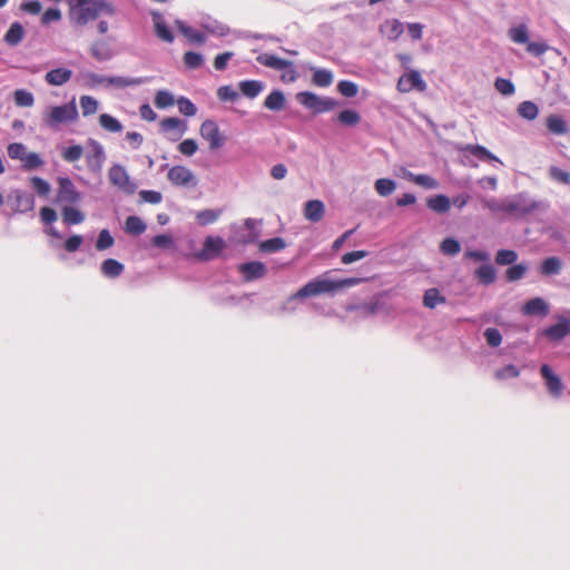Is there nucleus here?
<instances>
[{
  "instance_id": "obj_64",
  "label": "nucleus",
  "mask_w": 570,
  "mask_h": 570,
  "mask_svg": "<svg viewBox=\"0 0 570 570\" xmlns=\"http://www.w3.org/2000/svg\"><path fill=\"white\" fill-rule=\"evenodd\" d=\"M217 96L223 101H234L238 98V94L230 86L219 87Z\"/></svg>"
},
{
  "instance_id": "obj_53",
  "label": "nucleus",
  "mask_w": 570,
  "mask_h": 570,
  "mask_svg": "<svg viewBox=\"0 0 570 570\" xmlns=\"http://www.w3.org/2000/svg\"><path fill=\"white\" fill-rule=\"evenodd\" d=\"M527 269L528 267L524 264L513 265L507 269L505 277L509 282H517L524 276Z\"/></svg>"
},
{
  "instance_id": "obj_24",
  "label": "nucleus",
  "mask_w": 570,
  "mask_h": 570,
  "mask_svg": "<svg viewBox=\"0 0 570 570\" xmlns=\"http://www.w3.org/2000/svg\"><path fill=\"white\" fill-rule=\"evenodd\" d=\"M286 98L285 95L279 90L272 91L264 101L265 108L274 111H278L285 108Z\"/></svg>"
},
{
  "instance_id": "obj_50",
  "label": "nucleus",
  "mask_w": 570,
  "mask_h": 570,
  "mask_svg": "<svg viewBox=\"0 0 570 570\" xmlns=\"http://www.w3.org/2000/svg\"><path fill=\"white\" fill-rule=\"evenodd\" d=\"M440 249L444 255L454 256L460 253L461 245L456 239L448 237L441 243Z\"/></svg>"
},
{
  "instance_id": "obj_14",
  "label": "nucleus",
  "mask_w": 570,
  "mask_h": 570,
  "mask_svg": "<svg viewBox=\"0 0 570 570\" xmlns=\"http://www.w3.org/2000/svg\"><path fill=\"white\" fill-rule=\"evenodd\" d=\"M9 202H11L12 208L19 213H26L33 208L32 195L20 189H16L10 194Z\"/></svg>"
},
{
  "instance_id": "obj_18",
  "label": "nucleus",
  "mask_w": 570,
  "mask_h": 570,
  "mask_svg": "<svg viewBox=\"0 0 570 570\" xmlns=\"http://www.w3.org/2000/svg\"><path fill=\"white\" fill-rule=\"evenodd\" d=\"M522 313L527 316H547L549 314V305L541 297H534L525 302L522 306Z\"/></svg>"
},
{
  "instance_id": "obj_60",
  "label": "nucleus",
  "mask_w": 570,
  "mask_h": 570,
  "mask_svg": "<svg viewBox=\"0 0 570 570\" xmlns=\"http://www.w3.org/2000/svg\"><path fill=\"white\" fill-rule=\"evenodd\" d=\"M487 343L492 347H498L502 343V335L499 330L489 327L484 331Z\"/></svg>"
},
{
  "instance_id": "obj_20",
  "label": "nucleus",
  "mask_w": 570,
  "mask_h": 570,
  "mask_svg": "<svg viewBox=\"0 0 570 570\" xmlns=\"http://www.w3.org/2000/svg\"><path fill=\"white\" fill-rule=\"evenodd\" d=\"M256 60L265 67H268V68H272L275 70H279V71L285 70V68L291 67L289 60L282 59V58H278V57H276L274 55H269V53H262L256 58Z\"/></svg>"
},
{
  "instance_id": "obj_11",
  "label": "nucleus",
  "mask_w": 570,
  "mask_h": 570,
  "mask_svg": "<svg viewBox=\"0 0 570 570\" xmlns=\"http://www.w3.org/2000/svg\"><path fill=\"white\" fill-rule=\"evenodd\" d=\"M58 194L57 198L60 202L75 204L80 200V193L76 190L73 183L68 177L58 178Z\"/></svg>"
},
{
  "instance_id": "obj_12",
  "label": "nucleus",
  "mask_w": 570,
  "mask_h": 570,
  "mask_svg": "<svg viewBox=\"0 0 570 570\" xmlns=\"http://www.w3.org/2000/svg\"><path fill=\"white\" fill-rule=\"evenodd\" d=\"M540 373L546 381L547 389L553 397H560L563 391V384L561 379L556 375L551 367L543 364L540 368Z\"/></svg>"
},
{
  "instance_id": "obj_27",
  "label": "nucleus",
  "mask_w": 570,
  "mask_h": 570,
  "mask_svg": "<svg viewBox=\"0 0 570 570\" xmlns=\"http://www.w3.org/2000/svg\"><path fill=\"white\" fill-rule=\"evenodd\" d=\"M562 267L560 258L552 256L546 258L540 266V273L546 276L557 275Z\"/></svg>"
},
{
  "instance_id": "obj_22",
  "label": "nucleus",
  "mask_w": 570,
  "mask_h": 570,
  "mask_svg": "<svg viewBox=\"0 0 570 570\" xmlns=\"http://www.w3.org/2000/svg\"><path fill=\"white\" fill-rule=\"evenodd\" d=\"M71 75H72V72L69 69L57 68V69L49 71L46 75V81L52 86H61V85L66 83L67 81H69V79L71 78Z\"/></svg>"
},
{
  "instance_id": "obj_45",
  "label": "nucleus",
  "mask_w": 570,
  "mask_h": 570,
  "mask_svg": "<svg viewBox=\"0 0 570 570\" xmlns=\"http://www.w3.org/2000/svg\"><path fill=\"white\" fill-rule=\"evenodd\" d=\"M509 37L510 39L515 43H528L529 41V35H528V28L525 24H520L518 27L511 28L509 30Z\"/></svg>"
},
{
  "instance_id": "obj_26",
  "label": "nucleus",
  "mask_w": 570,
  "mask_h": 570,
  "mask_svg": "<svg viewBox=\"0 0 570 570\" xmlns=\"http://www.w3.org/2000/svg\"><path fill=\"white\" fill-rule=\"evenodd\" d=\"M101 272L106 277L115 278L124 272V265L114 258H108L102 262Z\"/></svg>"
},
{
  "instance_id": "obj_28",
  "label": "nucleus",
  "mask_w": 570,
  "mask_h": 570,
  "mask_svg": "<svg viewBox=\"0 0 570 570\" xmlns=\"http://www.w3.org/2000/svg\"><path fill=\"white\" fill-rule=\"evenodd\" d=\"M23 27L19 22H13L6 32L3 40L9 46H17L23 38Z\"/></svg>"
},
{
  "instance_id": "obj_54",
  "label": "nucleus",
  "mask_w": 570,
  "mask_h": 570,
  "mask_svg": "<svg viewBox=\"0 0 570 570\" xmlns=\"http://www.w3.org/2000/svg\"><path fill=\"white\" fill-rule=\"evenodd\" d=\"M14 102L20 107H31L33 105V96L27 90L18 89L14 91Z\"/></svg>"
},
{
  "instance_id": "obj_17",
  "label": "nucleus",
  "mask_w": 570,
  "mask_h": 570,
  "mask_svg": "<svg viewBox=\"0 0 570 570\" xmlns=\"http://www.w3.org/2000/svg\"><path fill=\"white\" fill-rule=\"evenodd\" d=\"M303 214L304 217L312 223L321 222L325 215L324 203L318 199L306 202L304 205Z\"/></svg>"
},
{
  "instance_id": "obj_4",
  "label": "nucleus",
  "mask_w": 570,
  "mask_h": 570,
  "mask_svg": "<svg viewBox=\"0 0 570 570\" xmlns=\"http://www.w3.org/2000/svg\"><path fill=\"white\" fill-rule=\"evenodd\" d=\"M297 101L314 114H323L334 110L338 102L331 97H320L312 91H302L296 95Z\"/></svg>"
},
{
  "instance_id": "obj_52",
  "label": "nucleus",
  "mask_w": 570,
  "mask_h": 570,
  "mask_svg": "<svg viewBox=\"0 0 570 570\" xmlns=\"http://www.w3.org/2000/svg\"><path fill=\"white\" fill-rule=\"evenodd\" d=\"M184 63L188 69L195 70L204 63V59L200 53L187 51L184 55Z\"/></svg>"
},
{
  "instance_id": "obj_59",
  "label": "nucleus",
  "mask_w": 570,
  "mask_h": 570,
  "mask_svg": "<svg viewBox=\"0 0 570 570\" xmlns=\"http://www.w3.org/2000/svg\"><path fill=\"white\" fill-rule=\"evenodd\" d=\"M177 105H178L179 111L185 116L193 117L197 112L196 106L188 98L180 97L177 100Z\"/></svg>"
},
{
  "instance_id": "obj_38",
  "label": "nucleus",
  "mask_w": 570,
  "mask_h": 570,
  "mask_svg": "<svg viewBox=\"0 0 570 570\" xmlns=\"http://www.w3.org/2000/svg\"><path fill=\"white\" fill-rule=\"evenodd\" d=\"M99 125L109 132H120L122 130L121 122L109 114L99 116Z\"/></svg>"
},
{
  "instance_id": "obj_34",
  "label": "nucleus",
  "mask_w": 570,
  "mask_h": 570,
  "mask_svg": "<svg viewBox=\"0 0 570 570\" xmlns=\"http://www.w3.org/2000/svg\"><path fill=\"white\" fill-rule=\"evenodd\" d=\"M446 298L440 294L438 288L425 291L423 296V305L428 308H435L439 304H444Z\"/></svg>"
},
{
  "instance_id": "obj_36",
  "label": "nucleus",
  "mask_w": 570,
  "mask_h": 570,
  "mask_svg": "<svg viewBox=\"0 0 570 570\" xmlns=\"http://www.w3.org/2000/svg\"><path fill=\"white\" fill-rule=\"evenodd\" d=\"M475 277L484 285L492 284L497 278V272L492 265H482L475 271Z\"/></svg>"
},
{
  "instance_id": "obj_23",
  "label": "nucleus",
  "mask_w": 570,
  "mask_h": 570,
  "mask_svg": "<svg viewBox=\"0 0 570 570\" xmlns=\"http://www.w3.org/2000/svg\"><path fill=\"white\" fill-rule=\"evenodd\" d=\"M161 130L165 132L169 131H176L177 137L175 139H178L185 131H186V124L179 118L175 117H168L160 121Z\"/></svg>"
},
{
  "instance_id": "obj_5",
  "label": "nucleus",
  "mask_w": 570,
  "mask_h": 570,
  "mask_svg": "<svg viewBox=\"0 0 570 570\" xmlns=\"http://www.w3.org/2000/svg\"><path fill=\"white\" fill-rule=\"evenodd\" d=\"M538 207L539 203L530 199L524 193L505 199V213L518 217L527 216Z\"/></svg>"
},
{
  "instance_id": "obj_43",
  "label": "nucleus",
  "mask_w": 570,
  "mask_h": 570,
  "mask_svg": "<svg viewBox=\"0 0 570 570\" xmlns=\"http://www.w3.org/2000/svg\"><path fill=\"white\" fill-rule=\"evenodd\" d=\"M396 188L394 180L389 178H380L375 181V190L380 196L386 197L391 195Z\"/></svg>"
},
{
  "instance_id": "obj_63",
  "label": "nucleus",
  "mask_w": 570,
  "mask_h": 570,
  "mask_svg": "<svg viewBox=\"0 0 570 570\" xmlns=\"http://www.w3.org/2000/svg\"><path fill=\"white\" fill-rule=\"evenodd\" d=\"M549 50V46L546 42H530L527 43V51L534 56L540 57Z\"/></svg>"
},
{
  "instance_id": "obj_55",
  "label": "nucleus",
  "mask_w": 570,
  "mask_h": 570,
  "mask_svg": "<svg viewBox=\"0 0 570 570\" xmlns=\"http://www.w3.org/2000/svg\"><path fill=\"white\" fill-rule=\"evenodd\" d=\"M494 87L503 96L513 95L515 91L514 85L509 79L505 78H497L494 81Z\"/></svg>"
},
{
  "instance_id": "obj_2",
  "label": "nucleus",
  "mask_w": 570,
  "mask_h": 570,
  "mask_svg": "<svg viewBox=\"0 0 570 570\" xmlns=\"http://www.w3.org/2000/svg\"><path fill=\"white\" fill-rule=\"evenodd\" d=\"M69 17L72 22L83 26L100 14H114L115 10L108 2L100 0H70Z\"/></svg>"
},
{
  "instance_id": "obj_6",
  "label": "nucleus",
  "mask_w": 570,
  "mask_h": 570,
  "mask_svg": "<svg viewBox=\"0 0 570 570\" xmlns=\"http://www.w3.org/2000/svg\"><path fill=\"white\" fill-rule=\"evenodd\" d=\"M199 134L208 142L210 150L220 149L225 145L226 138L220 134L219 127L214 120H205L200 126Z\"/></svg>"
},
{
  "instance_id": "obj_56",
  "label": "nucleus",
  "mask_w": 570,
  "mask_h": 570,
  "mask_svg": "<svg viewBox=\"0 0 570 570\" xmlns=\"http://www.w3.org/2000/svg\"><path fill=\"white\" fill-rule=\"evenodd\" d=\"M549 176L551 179L558 181V183H561V184H564V185H569L570 184V174L557 166H551L549 168Z\"/></svg>"
},
{
  "instance_id": "obj_61",
  "label": "nucleus",
  "mask_w": 570,
  "mask_h": 570,
  "mask_svg": "<svg viewBox=\"0 0 570 570\" xmlns=\"http://www.w3.org/2000/svg\"><path fill=\"white\" fill-rule=\"evenodd\" d=\"M177 149L179 150L180 154L185 155V156H193L197 149H198V145L197 142L194 140V139H185L183 140Z\"/></svg>"
},
{
  "instance_id": "obj_10",
  "label": "nucleus",
  "mask_w": 570,
  "mask_h": 570,
  "mask_svg": "<svg viewBox=\"0 0 570 570\" xmlns=\"http://www.w3.org/2000/svg\"><path fill=\"white\" fill-rule=\"evenodd\" d=\"M225 248V242L222 237L207 236L202 252L197 255L202 261H209L218 256Z\"/></svg>"
},
{
  "instance_id": "obj_51",
  "label": "nucleus",
  "mask_w": 570,
  "mask_h": 570,
  "mask_svg": "<svg viewBox=\"0 0 570 570\" xmlns=\"http://www.w3.org/2000/svg\"><path fill=\"white\" fill-rule=\"evenodd\" d=\"M517 259L518 254L512 249H500L495 256V262L499 265H512Z\"/></svg>"
},
{
  "instance_id": "obj_58",
  "label": "nucleus",
  "mask_w": 570,
  "mask_h": 570,
  "mask_svg": "<svg viewBox=\"0 0 570 570\" xmlns=\"http://www.w3.org/2000/svg\"><path fill=\"white\" fill-rule=\"evenodd\" d=\"M114 245V238L110 235L108 229H102L99 235L96 243V248L98 250H105L110 248Z\"/></svg>"
},
{
  "instance_id": "obj_25",
  "label": "nucleus",
  "mask_w": 570,
  "mask_h": 570,
  "mask_svg": "<svg viewBox=\"0 0 570 570\" xmlns=\"http://www.w3.org/2000/svg\"><path fill=\"white\" fill-rule=\"evenodd\" d=\"M426 205L430 209L439 214H444L451 208V202L445 195H438L429 198Z\"/></svg>"
},
{
  "instance_id": "obj_39",
  "label": "nucleus",
  "mask_w": 570,
  "mask_h": 570,
  "mask_svg": "<svg viewBox=\"0 0 570 570\" xmlns=\"http://www.w3.org/2000/svg\"><path fill=\"white\" fill-rule=\"evenodd\" d=\"M405 177L409 180H411V181L415 183L416 185L422 186L426 189H435L439 186L438 181L429 175H424V174L414 175L412 173H407Z\"/></svg>"
},
{
  "instance_id": "obj_57",
  "label": "nucleus",
  "mask_w": 570,
  "mask_h": 570,
  "mask_svg": "<svg viewBox=\"0 0 570 570\" xmlns=\"http://www.w3.org/2000/svg\"><path fill=\"white\" fill-rule=\"evenodd\" d=\"M338 91L344 96L352 98L357 95V85L350 80H342L337 85Z\"/></svg>"
},
{
  "instance_id": "obj_7",
  "label": "nucleus",
  "mask_w": 570,
  "mask_h": 570,
  "mask_svg": "<svg viewBox=\"0 0 570 570\" xmlns=\"http://www.w3.org/2000/svg\"><path fill=\"white\" fill-rule=\"evenodd\" d=\"M109 180L112 185L117 186L118 188L122 189L126 193H134L136 189V186L134 183L130 181V178L126 171V169L120 165H114L110 167L108 171Z\"/></svg>"
},
{
  "instance_id": "obj_3",
  "label": "nucleus",
  "mask_w": 570,
  "mask_h": 570,
  "mask_svg": "<svg viewBox=\"0 0 570 570\" xmlns=\"http://www.w3.org/2000/svg\"><path fill=\"white\" fill-rule=\"evenodd\" d=\"M77 119L78 109L75 98L65 105L50 107L43 117L46 125L50 128H55L62 124L73 122Z\"/></svg>"
},
{
  "instance_id": "obj_32",
  "label": "nucleus",
  "mask_w": 570,
  "mask_h": 570,
  "mask_svg": "<svg viewBox=\"0 0 570 570\" xmlns=\"http://www.w3.org/2000/svg\"><path fill=\"white\" fill-rule=\"evenodd\" d=\"M239 89L244 96L255 98L263 90V83L258 80H244L239 82Z\"/></svg>"
},
{
  "instance_id": "obj_42",
  "label": "nucleus",
  "mask_w": 570,
  "mask_h": 570,
  "mask_svg": "<svg viewBox=\"0 0 570 570\" xmlns=\"http://www.w3.org/2000/svg\"><path fill=\"white\" fill-rule=\"evenodd\" d=\"M142 83L140 78H126V77H108L107 85L116 88H126L129 86H138Z\"/></svg>"
},
{
  "instance_id": "obj_47",
  "label": "nucleus",
  "mask_w": 570,
  "mask_h": 570,
  "mask_svg": "<svg viewBox=\"0 0 570 570\" xmlns=\"http://www.w3.org/2000/svg\"><path fill=\"white\" fill-rule=\"evenodd\" d=\"M63 160L68 163L78 161L83 156V148L80 145H72L62 150Z\"/></svg>"
},
{
  "instance_id": "obj_15",
  "label": "nucleus",
  "mask_w": 570,
  "mask_h": 570,
  "mask_svg": "<svg viewBox=\"0 0 570 570\" xmlns=\"http://www.w3.org/2000/svg\"><path fill=\"white\" fill-rule=\"evenodd\" d=\"M239 273H242L246 282L262 278L266 275L267 268L262 262H248L238 266Z\"/></svg>"
},
{
  "instance_id": "obj_29",
  "label": "nucleus",
  "mask_w": 570,
  "mask_h": 570,
  "mask_svg": "<svg viewBox=\"0 0 570 570\" xmlns=\"http://www.w3.org/2000/svg\"><path fill=\"white\" fill-rule=\"evenodd\" d=\"M146 230V224L138 216H129L125 222V232L130 235H141Z\"/></svg>"
},
{
  "instance_id": "obj_41",
  "label": "nucleus",
  "mask_w": 570,
  "mask_h": 570,
  "mask_svg": "<svg viewBox=\"0 0 570 570\" xmlns=\"http://www.w3.org/2000/svg\"><path fill=\"white\" fill-rule=\"evenodd\" d=\"M62 218L67 225H77L83 222L85 215L75 207H65Z\"/></svg>"
},
{
  "instance_id": "obj_9",
  "label": "nucleus",
  "mask_w": 570,
  "mask_h": 570,
  "mask_svg": "<svg viewBox=\"0 0 570 570\" xmlns=\"http://www.w3.org/2000/svg\"><path fill=\"white\" fill-rule=\"evenodd\" d=\"M8 155L12 159H19L26 169L36 168V153H27L26 147L20 142H13L8 146Z\"/></svg>"
},
{
  "instance_id": "obj_37",
  "label": "nucleus",
  "mask_w": 570,
  "mask_h": 570,
  "mask_svg": "<svg viewBox=\"0 0 570 570\" xmlns=\"http://www.w3.org/2000/svg\"><path fill=\"white\" fill-rule=\"evenodd\" d=\"M518 114L523 119L534 120L539 115V108L534 102L527 100L518 106Z\"/></svg>"
},
{
  "instance_id": "obj_40",
  "label": "nucleus",
  "mask_w": 570,
  "mask_h": 570,
  "mask_svg": "<svg viewBox=\"0 0 570 570\" xmlns=\"http://www.w3.org/2000/svg\"><path fill=\"white\" fill-rule=\"evenodd\" d=\"M222 215L220 209H204L197 213L196 220L202 226L215 223Z\"/></svg>"
},
{
  "instance_id": "obj_16",
  "label": "nucleus",
  "mask_w": 570,
  "mask_h": 570,
  "mask_svg": "<svg viewBox=\"0 0 570 570\" xmlns=\"http://www.w3.org/2000/svg\"><path fill=\"white\" fill-rule=\"evenodd\" d=\"M167 178L176 186H187L194 180V174L184 166H174L168 170Z\"/></svg>"
},
{
  "instance_id": "obj_35",
  "label": "nucleus",
  "mask_w": 570,
  "mask_h": 570,
  "mask_svg": "<svg viewBox=\"0 0 570 570\" xmlns=\"http://www.w3.org/2000/svg\"><path fill=\"white\" fill-rule=\"evenodd\" d=\"M312 82L317 87L326 88L333 82V72L327 69H315Z\"/></svg>"
},
{
  "instance_id": "obj_48",
  "label": "nucleus",
  "mask_w": 570,
  "mask_h": 570,
  "mask_svg": "<svg viewBox=\"0 0 570 570\" xmlns=\"http://www.w3.org/2000/svg\"><path fill=\"white\" fill-rule=\"evenodd\" d=\"M80 107L85 117L94 115L98 110V101L91 96L80 97Z\"/></svg>"
},
{
  "instance_id": "obj_19",
  "label": "nucleus",
  "mask_w": 570,
  "mask_h": 570,
  "mask_svg": "<svg viewBox=\"0 0 570 570\" xmlns=\"http://www.w3.org/2000/svg\"><path fill=\"white\" fill-rule=\"evenodd\" d=\"M104 148L94 141L92 150L86 155L87 166L91 171H100L105 161Z\"/></svg>"
},
{
  "instance_id": "obj_8",
  "label": "nucleus",
  "mask_w": 570,
  "mask_h": 570,
  "mask_svg": "<svg viewBox=\"0 0 570 570\" xmlns=\"http://www.w3.org/2000/svg\"><path fill=\"white\" fill-rule=\"evenodd\" d=\"M397 89L401 92H410L413 89L424 91L426 83L422 79L421 75L416 70H412L406 75H403L397 81Z\"/></svg>"
},
{
  "instance_id": "obj_31",
  "label": "nucleus",
  "mask_w": 570,
  "mask_h": 570,
  "mask_svg": "<svg viewBox=\"0 0 570 570\" xmlns=\"http://www.w3.org/2000/svg\"><path fill=\"white\" fill-rule=\"evenodd\" d=\"M178 30L191 42L194 43H204L206 40V36L203 32L196 31L194 28L186 26L181 21H177Z\"/></svg>"
},
{
  "instance_id": "obj_21",
  "label": "nucleus",
  "mask_w": 570,
  "mask_h": 570,
  "mask_svg": "<svg viewBox=\"0 0 570 570\" xmlns=\"http://www.w3.org/2000/svg\"><path fill=\"white\" fill-rule=\"evenodd\" d=\"M154 26H155V33L156 36L165 41V42H173L174 36L166 22L164 21L163 17L159 13H154L153 16Z\"/></svg>"
},
{
  "instance_id": "obj_62",
  "label": "nucleus",
  "mask_w": 570,
  "mask_h": 570,
  "mask_svg": "<svg viewBox=\"0 0 570 570\" xmlns=\"http://www.w3.org/2000/svg\"><path fill=\"white\" fill-rule=\"evenodd\" d=\"M520 374V371L515 365L509 364L503 366L502 368L498 370L495 372V377L498 380H504L509 377H518Z\"/></svg>"
},
{
  "instance_id": "obj_30",
  "label": "nucleus",
  "mask_w": 570,
  "mask_h": 570,
  "mask_svg": "<svg viewBox=\"0 0 570 570\" xmlns=\"http://www.w3.org/2000/svg\"><path fill=\"white\" fill-rule=\"evenodd\" d=\"M286 247V242L282 237H274L263 240L258 244V248L263 253H276Z\"/></svg>"
},
{
  "instance_id": "obj_33",
  "label": "nucleus",
  "mask_w": 570,
  "mask_h": 570,
  "mask_svg": "<svg viewBox=\"0 0 570 570\" xmlns=\"http://www.w3.org/2000/svg\"><path fill=\"white\" fill-rule=\"evenodd\" d=\"M547 127L549 131L556 135H564L568 132L567 122L558 115H550L547 118Z\"/></svg>"
},
{
  "instance_id": "obj_46",
  "label": "nucleus",
  "mask_w": 570,
  "mask_h": 570,
  "mask_svg": "<svg viewBox=\"0 0 570 570\" xmlns=\"http://www.w3.org/2000/svg\"><path fill=\"white\" fill-rule=\"evenodd\" d=\"M464 149L480 159L499 160L491 151L480 145H468Z\"/></svg>"
},
{
  "instance_id": "obj_49",
  "label": "nucleus",
  "mask_w": 570,
  "mask_h": 570,
  "mask_svg": "<svg viewBox=\"0 0 570 570\" xmlns=\"http://www.w3.org/2000/svg\"><path fill=\"white\" fill-rule=\"evenodd\" d=\"M337 119L341 124L346 126H356L361 121L358 112L352 109L341 111Z\"/></svg>"
},
{
  "instance_id": "obj_44",
  "label": "nucleus",
  "mask_w": 570,
  "mask_h": 570,
  "mask_svg": "<svg viewBox=\"0 0 570 570\" xmlns=\"http://www.w3.org/2000/svg\"><path fill=\"white\" fill-rule=\"evenodd\" d=\"M154 104L159 109H165L175 104L174 96L167 90H158L156 92Z\"/></svg>"
},
{
  "instance_id": "obj_13",
  "label": "nucleus",
  "mask_w": 570,
  "mask_h": 570,
  "mask_svg": "<svg viewBox=\"0 0 570 570\" xmlns=\"http://www.w3.org/2000/svg\"><path fill=\"white\" fill-rule=\"evenodd\" d=\"M570 334V320L567 317H559L557 324H553L542 331V335L550 341H561Z\"/></svg>"
},
{
  "instance_id": "obj_1",
  "label": "nucleus",
  "mask_w": 570,
  "mask_h": 570,
  "mask_svg": "<svg viewBox=\"0 0 570 570\" xmlns=\"http://www.w3.org/2000/svg\"><path fill=\"white\" fill-rule=\"evenodd\" d=\"M365 281H367V278L362 277H347L343 279L333 281L326 278L325 275H322L306 283L303 287H301L296 293H294L291 296V299H302L317 296L321 294H330L343 288L360 285Z\"/></svg>"
}]
</instances>
